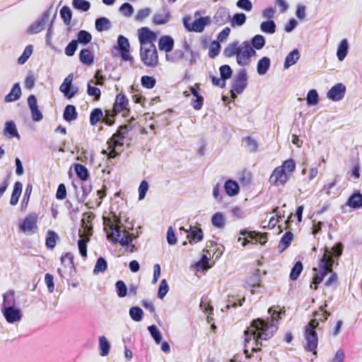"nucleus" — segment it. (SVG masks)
Masks as SVG:
<instances>
[{
  "instance_id": "nucleus-48",
  "label": "nucleus",
  "mask_w": 362,
  "mask_h": 362,
  "mask_svg": "<svg viewBox=\"0 0 362 362\" xmlns=\"http://www.w3.org/2000/svg\"><path fill=\"white\" fill-rule=\"evenodd\" d=\"M151 337L153 338L156 344H160L162 339V335L160 331L158 329L156 325H151L148 327Z\"/></svg>"
},
{
  "instance_id": "nucleus-3",
  "label": "nucleus",
  "mask_w": 362,
  "mask_h": 362,
  "mask_svg": "<svg viewBox=\"0 0 362 362\" xmlns=\"http://www.w3.org/2000/svg\"><path fill=\"white\" fill-rule=\"evenodd\" d=\"M137 34L141 62L148 67L156 66L158 64V53L156 47L157 34L148 27L138 29Z\"/></svg>"
},
{
  "instance_id": "nucleus-42",
  "label": "nucleus",
  "mask_w": 362,
  "mask_h": 362,
  "mask_svg": "<svg viewBox=\"0 0 362 362\" xmlns=\"http://www.w3.org/2000/svg\"><path fill=\"white\" fill-rule=\"evenodd\" d=\"M92 40V35L88 31L81 30L77 33V40L78 43L81 44H88Z\"/></svg>"
},
{
  "instance_id": "nucleus-55",
  "label": "nucleus",
  "mask_w": 362,
  "mask_h": 362,
  "mask_svg": "<svg viewBox=\"0 0 362 362\" xmlns=\"http://www.w3.org/2000/svg\"><path fill=\"white\" fill-rule=\"evenodd\" d=\"M211 267V265L209 264V258L206 255H203L199 262L196 264L197 270L199 271L200 269H208Z\"/></svg>"
},
{
  "instance_id": "nucleus-45",
  "label": "nucleus",
  "mask_w": 362,
  "mask_h": 362,
  "mask_svg": "<svg viewBox=\"0 0 362 362\" xmlns=\"http://www.w3.org/2000/svg\"><path fill=\"white\" fill-rule=\"evenodd\" d=\"M72 4L76 9L82 11H87L90 7V3L86 0H73Z\"/></svg>"
},
{
  "instance_id": "nucleus-19",
  "label": "nucleus",
  "mask_w": 362,
  "mask_h": 362,
  "mask_svg": "<svg viewBox=\"0 0 362 362\" xmlns=\"http://www.w3.org/2000/svg\"><path fill=\"white\" fill-rule=\"evenodd\" d=\"M4 134L9 139L16 138L20 139V134H18L16 124L13 121L6 122L4 129Z\"/></svg>"
},
{
  "instance_id": "nucleus-17",
  "label": "nucleus",
  "mask_w": 362,
  "mask_h": 362,
  "mask_svg": "<svg viewBox=\"0 0 362 362\" xmlns=\"http://www.w3.org/2000/svg\"><path fill=\"white\" fill-rule=\"evenodd\" d=\"M49 16V11H46L42 18L31 25L29 28V32L32 34H36L44 30L45 24L47 23Z\"/></svg>"
},
{
  "instance_id": "nucleus-56",
  "label": "nucleus",
  "mask_w": 362,
  "mask_h": 362,
  "mask_svg": "<svg viewBox=\"0 0 362 362\" xmlns=\"http://www.w3.org/2000/svg\"><path fill=\"white\" fill-rule=\"evenodd\" d=\"M117 293L119 298H124L127 295V288L122 281H118L116 283Z\"/></svg>"
},
{
  "instance_id": "nucleus-13",
  "label": "nucleus",
  "mask_w": 362,
  "mask_h": 362,
  "mask_svg": "<svg viewBox=\"0 0 362 362\" xmlns=\"http://www.w3.org/2000/svg\"><path fill=\"white\" fill-rule=\"evenodd\" d=\"M117 48L121 58L124 62H129L131 64L134 62V58L130 54V44L127 37L119 35L117 38Z\"/></svg>"
},
{
  "instance_id": "nucleus-22",
  "label": "nucleus",
  "mask_w": 362,
  "mask_h": 362,
  "mask_svg": "<svg viewBox=\"0 0 362 362\" xmlns=\"http://www.w3.org/2000/svg\"><path fill=\"white\" fill-rule=\"evenodd\" d=\"M170 14L168 11L163 10L162 12L157 13L153 16V23L155 25L165 24L170 21Z\"/></svg>"
},
{
  "instance_id": "nucleus-24",
  "label": "nucleus",
  "mask_w": 362,
  "mask_h": 362,
  "mask_svg": "<svg viewBox=\"0 0 362 362\" xmlns=\"http://www.w3.org/2000/svg\"><path fill=\"white\" fill-rule=\"evenodd\" d=\"M224 187L226 192L228 196H235L239 192V185L233 180H230L226 181Z\"/></svg>"
},
{
  "instance_id": "nucleus-15",
  "label": "nucleus",
  "mask_w": 362,
  "mask_h": 362,
  "mask_svg": "<svg viewBox=\"0 0 362 362\" xmlns=\"http://www.w3.org/2000/svg\"><path fill=\"white\" fill-rule=\"evenodd\" d=\"M247 73L245 70L240 71L234 77L230 90H243L247 86Z\"/></svg>"
},
{
  "instance_id": "nucleus-20",
  "label": "nucleus",
  "mask_w": 362,
  "mask_h": 362,
  "mask_svg": "<svg viewBox=\"0 0 362 362\" xmlns=\"http://www.w3.org/2000/svg\"><path fill=\"white\" fill-rule=\"evenodd\" d=\"M187 238L191 245L197 243L203 239V233L201 228L191 227L187 235Z\"/></svg>"
},
{
  "instance_id": "nucleus-12",
  "label": "nucleus",
  "mask_w": 362,
  "mask_h": 362,
  "mask_svg": "<svg viewBox=\"0 0 362 362\" xmlns=\"http://www.w3.org/2000/svg\"><path fill=\"white\" fill-rule=\"evenodd\" d=\"M158 45L159 50L165 53V58L168 61L174 62L176 60L175 57L169 54V53L173 51L175 45V41L171 36H161L158 40Z\"/></svg>"
},
{
  "instance_id": "nucleus-14",
  "label": "nucleus",
  "mask_w": 362,
  "mask_h": 362,
  "mask_svg": "<svg viewBox=\"0 0 362 362\" xmlns=\"http://www.w3.org/2000/svg\"><path fill=\"white\" fill-rule=\"evenodd\" d=\"M37 216L35 214L28 215L22 221L20 228L27 235H32L37 230Z\"/></svg>"
},
{
  "instance_id": "nucleus-9",
  "label": "nucleus",
  "mask_w": 362,
  "mask_h": 362,
  "mask_svg": "<svg viewBox=\"0 0 362 362\" xmlns=\"http://www.w3.org/2000/svg\"><path fill=\"white\" fill-rule=\"evenodd\" d=\"M211 23L209 16L200 17L194 21L189 16H185L183 18V24L186 30L189 32L202 33L206 25Z\"/></svg>"
},
{
  "instance_id": "nucleus-23",
  "label": "nucleus",
  "mask_w": 362,
  "mask_h": 362,
  "mask_svg": "<svg viewBox=\"0 0 362 362\" xmlns=\"http://www.w3.org/2000/svg\"><path fill=\"white\" fill-rule=\"evenodd\" d=\"M89 236L87 234L83 233L80 235V239L78 240L80 254L84 257L87 256V243L89 241Z\"/></svg>"
},
{
  "instance_id": "nucleus-46",
  "label": "nucleus",
  "mask_w": 362,
  "mask_h": 362,
  "mask_svg": "<svg viewBox=\"0 0 362 362\" xmlns=\"http://www.w3.org/2000/svg\"><path fill=\"white\" fill-rule=\"evenodd\" d=\"M33 46L31 45L26 46L23 54L18 58V63L19 64H23L24 63H25V62L31 56V54L33 53Z\"/></svg>"
},
{
  "instance_id": "nucleus-62",
  "label": "nucleus",
  "mask_w": 362,
  "mask_h": 362,
  "mask_svg": "<svg viewBox=\"0 0 362 362\" xmlns=\"http://www.w3.org/2000/svg\"><path fill=\"white\" fill-rule=\"evenodd\" d=\"M57 234L54 232H49L46 239V245L47 247L53 249L56 245Z\"/></svg>"
},
{
  "instance_id": "nucleus-41",
  "label": "nucleus",
  "mask_w": 362,
  "mask_h": 362,
  "mask_svg": "<svg viewBox=\"0 0 362 362\" xmlns=\"http://www.w3.org/2000/svg\"><path fill=\"white\" fill-rule=\"evenodd\" d=\"M61 17L63 19L64 23L69 25L71 23L72 18V13L71 9L67 6H64L60 11Z\"/></svg>"
},
{
  "instance_id": "nucleus-64",
  "label": "nucleus",
  "mask_w": 362,
  "mask_h": 362,
  "mask_svg": "<svg viewBox=\"0 0 362 362\" xmlns=\"http://www.w3.org/2000/svg\"><path fill=\"white\" fill-rule=\"evenodd\" d=\"M308 105H315L318 102L317 92H308L306 98Z\"/></svg>"
},
{
  "instance_id": "nucleus-59",
  "label": "nucleus",
  "mask_w": 362,
  "mask_h": 362,
  "mask_svg": "<svg viewBox=\"0 0 362 362\" xmlns=\"http://www.w3.org/2000/svg\"><path fill=\"white\" fill-rule=\"evenodd\" d=\"M78 46V41L73 40L65 48V54L69 57L74 54Z\"/></svg>"
},
{
  "instance_id": "nucleus-38",
  "label": "nucleus",
  "mask_w": 362,
  "mask_h": 362,
  "mask_svg": "<svg viewBox=\"0 0 362 362\" xmlns=\"http://www.w3.org/2000/svg\"><path fill=\"white\" fill-rule=\"evenodd\" d=\"M191 105L195 110H200L203 105L204 98L199 92H192Z\"/></svg>"
},
{
  "instance_id": "nucleus-18",
  "label": "nucleus",
  "mask_w": 362,
  "mask_h": 362,
  "mask_svg": "<svg viewBox=\"0 0 362 362\" xmlns=\"http://www.w3.org/2000/svg\"><path fill=\"white\" fill-rule=\"evenodd\" d=\"M230 20L229 11L225 8H219L214 16V23L218 25H223Z\"/></svg>"
},
{
  "instance_id": "nucleus-44",
  "label": "nucleus",
  "mask_w": 362,
  "mask_h": 362,
  "mask_svg": "<svg viewBox=\"0 0 362 362\" xmlns=\"http://www.w3.org/2000/svg\"><path fill=\"white\" fill-rule=\"evenodd\" d=\"M143 310L139 307H132L129 310L131 318L136 322H140L143 317Z\"/></svg>"
},
{
  "instance_id": "nucleus-50",
  "label": "nucleus",
  "mask_w": 362,
  "mask_h": 362,
  "mask_svg": "<svg viewBox=\"0 0 362 362\" xmlns=\"http://www.w3.org/2000/svg\"><path fill=\"white\" fill-rule=\"evenodd\" d=\"M264 45L265 40L261 35H255L252 40V48L254 47L257 49H260L264 46Z\"/></svg>"
},
{
  "instance_id": "nucleus-31",
  "label": "nucleus",
  "mask_w": 362,
  "mask_h": 362,
  "mask_svg": "<svg viewBox=\"0 0 362 362\" xmlns=\"http://www.w3.org/2000/svg\"><path fill=\"white\" fill-rule=\"evenodd\" d=\"M79 59L83 64L90 65L93 62L94 57L89 49H83L80 52Z\"/></svg>"
},
{
  "instance_id": "nucleus-49",
  "label": "nucleus",
  "mask_w": 362,
  "mask_h": 362,
  "mask_svg": "<svg viewBox=\"0 0 362 362\" xmlns=\"http://www.w3.org/2000/svg\"><path fill=\"white\" fill-rule=\"evenodd\" d=\"M103 112L99 108L94 109L90 116V122L92 125H95L102 118Z\"/></svg>"
},
{
  "instance_id": "nucleus-1",
  "label": "nucleus",
  "mask_w": 362,
  "mask_h": 362,
  "mask_svg": "<svg viewBox=\"0 0 362 362\" xmlns=\"http://www.w3.org/2000/svg\"><path fill=\"white\" fill-rule=\"evenodd\" d=\"M342 244L338 243L331 250H329L328 248L325 249L324 254L320 261L318 268H313V271L316 273L313 277V282L310 284L311 288L316 290L317 288V285L322 281L324 277L329 273H332V274L325 282V286H332L337 281V276L335 273H332V255H334L336 257L341 256L342 253Z\"/></svg>"
},
{
  "instance_id": "nucleus-61",
  "label": "nucleus",
  "mask_w": 362,
  "mask_h": 362,
  "mask_svg": "<svg viewBox=\"0 0 362 362\" xmlns=\"http://www.w3.org/2000/svg\"><path fill=\"white\" fill-rule=\"evenodd\" d=\"M73 81V75L69 74L65 78L64 82L59 87V90H71V86Z\"/></svg>"
},
{
  "instance_id": "nucleus-47",
  "label": "nucleus",
  "mask_w": 362,
  "mask_h": 362,
  "mask_svg": "<svg viewBox=\"0 0 362 362\" xmlns=\"http://www.w3.org/2000/svg\"><path fill=\"white\" fill-rule=\"evenodd\" d=\"M293 239V234L291 232L286 233L281 239L279 243V247H281V250L287 248Z\"/></svg>"
},
{
  "instance_id": "nucleus-58",
  "label": "nucleus",
  "mask_w": 362,
  "mask_h": 362,
  "mask_svg": "<svg viewBox=\"0 0 362 362\" xmlns=\"http://www.w3.org/2000/svg\"><path fill=\"white\" fill-rule=\"evenodd\" d=\"M221 77L226 81V79L230 78L232 74V70L228 65H223L220 67Z\"/></svg>"
},
{
  "instance_id": "nucleus-53",
  "label": "nucleus",
  "mask_w": 362,
  "mask_h": 362,
  "mask_svg": "<svg viewBox=\"0 0 362 362\" xmlns=\"http://www.w3.org/2000/svg\"><path fill=\"white\" fill-rule=\"evenodd\" d=\"M168 291H169V286L167 283V281L165 279H163L160 281V284L159 286L158 297L160 299H163L166 296Z\"/></svg>"
},
{
  "instance_id": "nucleus-40",
  "label": "nucleus",
  "mask_w": 362,
  "mask_h": 362,
  "mask_svg": "<svg viewBox=\"0 0 362 362\" xmlns=\"http://www.w3.org/2000/svg\"><path fill=\"white\" fill-rule=\"evenodd\" d=\"M260 28L264 33L273 34L276 31V24L273 21H264L261 23Z\"/></svg>"
},
{
  "instance_id": "nucleus-2",
  "label": "nucleus",
  "mask_w": 362,
  "mask_h": 362,
  "mask_svg": "<svg viewBox=\"0 0 362 362\" xmlns=\"http://www.w3.org/2000/svg\"><path fill=\"white\" fill-rule=\"evenodd\" d=\"M103 225L108 241L126 247V250L130 252L135 251V245L132 242L136 237L121 224L119 218L115 215L111 217L104 216Z\"/></svg>"
},
{
  "instance_id": "nucleus-36",
  "label": "nucleus",
  "mask_w": 362,
  "mask_h": 362,
  "mask_svg": "<svg viewBox=\"0 0 362 362\" xmlns=\"http://www.w3.org/2000/svg\"><path fill=\"white\" fill-rule=\"evenodd\" d=\"M299 57L300 56L298 49H294L292 52H291L286 57L284 67L288 68L291 66L296 64V62L298 60Z\"/></svg>"
},
{
  "instance_id": "nucleus-37",
  "label": "nucleus",
  "mask_w": 362,
  "mask_h": 362,
  "mask_svg": "<svg viewBox=\"0 0 362 362\" xmlns=\"http://www.w3.org/2000/svg\"><path fill=\"white\" fill-rule=\"evenodd\" d=\"M95 28L98 31L102 32L110 28V21L105 17H101L95 21Z\"/></svg>"
},
{
  "instance_id": "nucleus-26",
  "label": "nucleus",
  "mask_w": 362,
  "mask_h": 362,
  "mask_svg": "<svg viewBox=\"0 0 362 362\" xmlns=\"http://www.w3.org/2000/svg\"><path fill=\"white\" fill-rule=\"evenodd\" d=\"M99 350L101 356H106L110 353V344L105 336L99 337Z\"/></svg>"
},
{
  "instance_id": "nucleus-52",
  "label": "nucleus",
  "mask_w": 362,
  "mask_h": 362,
  "mask_svg": "<svg viewBox=\"0 0 362 362\" xmlns=\"http://www.w3.org/2000/svg\"><path fill=\"white\" fill-rule=\"evenodd\" d=\"M143 87L147 89L153 88L156 84V80L152 76H144L141 79Z\"/></svg>"
},
{
  "instance_id": "nucleus-16",
  "label": "nucleus",
  "mask_w": 362,
  "mask_h": 362,
  "mask_svg": "<svg viewBox=\"0 0 362 362\" xmlns=\"http://www.w3.org/2000/svg\"><path fill=\"white\" fill-rule=\"evenodd\" d=\"M128 129L129 126L127 124L120 126L117 132L113 134L111 138V141L114 147H122L123 139L124 138L125 134L128 132Z\"/></svg>"
},
{
  "instance_id": "nucleus-4",
  "label": "nucleus",
  "mask_w": 362,
  "mask_h": 362,
  "mask_svg": "<svg viewBox=\"0 0 362 362\" xmlns=\"http://www.w3.org/2000/svg\"><path fill=\"white\" fill-rule=\"evenodd\" d=\"M268 312L271 315L270 321L266 322L258 318L255 320L250 327L245 331L247 341L249 340V337H252L257 345L259 339L266 340L276 332L281 313L272 308H269Z\"/></svg>"
},
{
  "instance_id": "nucleus-39",
  "label": "nucleus",
  "mask_w": 362,
  "mask_h": 362,
  "mask_svg": "<svg viewBox=\"0 0 362 362\" xmlns=\"http://www.w3.org/2000/svg\"><path fill=\"white\" fill-rule=\"evenodd\" d=\"M230 21L232 27L240 26L245 23L246 16L243 13H238L234 14Z\"/></svg>"
},
{
  "instance_id": "nucleus-10",
  "label": "nucleus",
  "mask_w": 362,
  "mask_h": 362,
  "mask_svg": "<svg viewBox=\"0 0 362 362\" xmlns=\"http://www.w3.org/2000/svg\"><path fill=\"white\" fill-rule=\"evenodd\" d=\"M255 54L252 47L247 42H244L238 49L236 56L237 63L240 66H246L250 63L251 57Z\"/></svg>"
},
{
  "instance_id": "nucleus-30",
  "label": "nucleus",
  "mask_w": 362,
  "mask_h": 362,
  "mask_svg": "<svg viewBox=\"0 0 362 362\" xmlns=\"http://www.w3.org/2000/svg\"><path fill=\"white\" fill-rule=\"evenodd\" d=\"M346 204L351 208H361L362 206V194L360 193L354 194L350 197Z\"/></svg>"
},
{
  "instance_id": "nucleus-51",
  "label": "nucleus",
  "mask_w": 362,
  "mask_h": 362,
  "mask_svg": "<svg viewBox=\"0 0 362 362\" xmlns=\"http://www.w3.org/2000/svg\"><path fill=\"white\" fill-rule=\"evenodd\" d=\"M107 269V262L103 257H99L95 265L93 273L97 274L100 272H103Z\"/></svg>"
},
{
  "instance_id": "nucleus-27",
  "label": "nucleus",
  "mask_w": 362,
  "mask_h": 362,
  "mask_svg": "<svg viewBox=\"0 0 362 362\" xmlns=\"http://www.w3.org/2000/svg\"><path fill=\"white\" fill-rule=\"evenodd\" d=\"M22 192V184L20 182H16L14 184L11 197L10 199V204L13 206L17 204L19 197Z\"/></svg>"
},
{
  "instance_id": "nucleus-54",
  "label": "nucleus",
  "mask_w": 362,
  "mask_h": 362,
  "mask_svg": "<svg viewBox=\"0 0 362 362\" xmlns=\"http://www.w3.org/2000/svg\"><path fill=\"white\" fill-rule=\"evenodd\" d=\"M303 270V265L301 262H298L295 264L293 269H291V274H290V278L292 280H296L298 279L299 275L300 274L301 272Z\"/></svg>"
},
{
  "instance_id": "nucleus-32",
  "label": "nucleus",
  "mask_w": 362,
  "mask_h": 362,
  "mask_svg": "<svg viewBox=\"0 0 362 362\" xmlns=\"http://www.w3.org/2000/svg\"><path fill=\"white\" fill-rule=\"evenodd\" d=\"M270 66V59L269 57H264L259 60L257 66V73L263 75L267 73Z\"/></svg>"
},
{
  "instance_id": "nucleus-21",
  "label": "nucleus",
  "mask_w": 362,
  "mask_h": 362,
  "mask_svg": "<svg viewBox=\"0 0 362 362\" xmlns=\"http://www.w3.org/2000/svg\"><path fill=\"white\" fill-rule=\"evenodd\" d=\"M94 216L91 213H85L83 215L81 220V227L83 228V233L87 234L88 235H91L93 230L91 221L93 219Z\"/></svg>"
},
{
  "instance_id": "nucleus-6",
  "label": "nucleus",
  "mask_w": 362,
  "mask_h": 362,
  "mask_svg": "<svg viewBox=\"0 0 362 362\" xmlns=\"http://www.w3.org/2000/svg\"><path fill=\"white\" fill-rule=\"evenodd\" d=\"M2 314L6 322L10 324L18 322L21 320L23 313L21 308L14 305L15 300L11 293L3 296Z\"/></svg>"
},
{
  "instance_id": "nucleus-63",
  "label": "nucleus",
  "mask_w": 362,
  "mask_h": 362,
  "mask_svg": "<svg viewBox=\"0 0 362 362\" xmlns=\"http://www.w3.org/2000/svg\"><path fill=\"white\" fill-rule=\"evenodd\" d=\"M119 11L125 16H130L134 12L132 6L129 3H124L123 4H122L119 7Z\"/></svg>"
},
{
  "instance_id": "nucleus-28",
  "label": "nucleus",
  "mask_w": 362,
  "mask_h": 362,
  "mask_svg": "<svg viewBox=\"0 0 362 362\" xmlns=\"http://www.w3.org/2000/svg\"><path fill=\"white\" fill-rule=\"evenodd\" d=\"M243 145L250 152H255L257 150L259 144L258 141L251 136L245 137L243 140Z\"/></svg>"
},
{
  "instance_id": "nucleus-34",
  "label": "nucleus",
  "mask_w": 362,
  "mask_h": 362,
  "mask_svg": "<svg viewBox=\"0 0 362 362\" xmlns=\"http://www.w3.org/2000/svg\"><path fill=\"white\" fill-rule=\"evenodd\" d=\"M64 119L66 121L70 122L75 120L77 118V112L74 105H68L64 111Z\"/></svg>"
},
{
  "instance_id": "nucleus-35",
  "label": "nucleus",
  "mask_w": 362,
  "mask_h": 362,
  "mask_svg": "<svg viewBox=\"0 0 362 362\" xmlns=\"http://www.w3.org/2000/svg\"><path fill=\"white\" fill-rule=\"evenodd\" d=\"M211 223L216 228H223L226 223L224 215L221 212L215 213L211 218Z\"/></svg>"
},
{
  "instance_id": "nucleus-11",
  "label": "nucleus",
  "mask_w": 362,
  "mask_h": 362,
  "mask_svg": "<svg viewBox=\"0 0 362 362\" xmlns=\"http://www.w3.org/2000/svg\"><path fill=\"white\" fill-rule=\"evenodd\" d=\"M240 234L242 235H247V237L243 239L241 237H239L238 240V241L243 240L242 245L243 247H245L250 243L249 239L254 240L255 243H259L261 245H264L267 241V233L262 234L255 231L242 230H240Z\"/></svg>"
},
{
  "instance_id": "nucleus-57",
  "label": "nucleus",
  "mask_w": 362,
  "mask_h": 362,
  "mask_svg": "<svg viewBox=\"0 0 362 362\" xmlns=\"http://www.w3.org/2000/svg\"><path fill=\"white\" fill-rule=\"evenodd\" d=\"M245 300V298L243 299H236L234 296H229L228 300V304L226 307V310H228L230 307L235 308L238 305H242V302Z\"/></svg>"
},
{
  "instance_id": "nucleus-60",
  "label": "nucleus",
  "mask_w": 362,
  "mask_h": 362,
  "mask_svg": "<svg viewBox=\"0 0 362 362\" xmlns=\"http://www.w3.org/2000/svg\"><path fill=\"white\" fill-rule=\"evenodd\" d=\"M148 189V184L146 181L143 180L139 187V199L142 200L144 199Z\"/></svg>"
},
{
  "instance_id": "nucleus-7",
  "label": "nucleus",
  "mask_w": 362,
  "mask_h": 362,
  "mask_svg": "<svg viewBox=\"0 0 362 362\" xmlns=\"http://www.w3.org/2000/svg\"><path fill=\"white\" fill-rule=\"evenodd\" d=\"M128 104L129 101L127 97L122 93H119L116 97L112 110H106L103 122L108 125H112L114 122L113 117L118 113L123 112V116H125L129 111Z\"/></svg>"
},
{
  "instance_id": "nucleus-29",
  "label": "nucleus",
  "mask_w": 362,
  "mask_h": 362,
  "mask_svg": "<svg viewBox=\"0 0 362 362\" xmlns=\"http://www.w3.org/2000/svg\"><path fill=\"white\" fill-rule=\"evenodd\" d=\"M325 307H327L326 303L324 305H321L319 310L314 313L315 318L312 320L317 321V327L319 326L320 322L326 321L328 317L330 315L329 313L324 310Z\"/></svg>"
},
{
  "instance_id": "nucleus-33",
  "label": "nucleus",
  "mask_w": 362,
  "mask_h": 362,
  "mask_svg": "<svg viewBox=\"0 0 362 362\" xmlns=\"http://www.w3.org/2000/svg\"><path fill=\"white\" fill-rule=\"evenodd\" d=\"M348 52V42L346 39H343L337 48V55L339 61H342L346 57Z\"/></svg>"
},
{
  "instance_id": "nucleus-25",
  "label": "nucleus",
  "mask_w": 362,
  "mask_h": 362,
  "mask_svg": "<svg viewBox=\"0 0 362 362\" xmlns=\"http://www.w3.org/2000/svg\"><path fill=\"white\" fill-rule=\"evenodd\" d=\"M240 45L238 41L228 44L223 50V54L226 57L237 56Z\"/></svg>"
},
{
  "instance_id": "nucleus-5",
  "label": "nucleus",
  "mask_w": 362,
  "mask_h": 362,
  "mask_svg": "<svg viewBox=\"0 0 362 362\" xmlns=\"http://www.w3.org/2000/svg\"><path fill=\"white\" fill-rule=\"evenodd\" d=\"M295 169V161L293 159H288L274 170L269 177V182L274 186H284Z\"/></svg>"
},
{
  "instance_id": "nucleus-43",
  "label": "nucleus",
  "mask_w": 362,
  "mask_h": 362,
  "mask_svg": "<svg viewBox=\"0 0 362 362\" xmlns=\"http://www.w3.org/2000/svg\"><path fill=\"white\" fill-rule=\"evenodd\" d=\"M75 172L81 180H86L89 176L87 168L81 165V164H76L74 166Z\"/></svg>"
},
{
  "instance_id": "nucleus-8",
  "label": "nucleus",
  "mask_w": 362,
  "mask_h": 362,
  "mask_svg": "<svg viewBox=\"0 0 362 362\" xmlns=\"http://www.w3.org/2000/svg\"><path fill=\"white\" fill-rule=\"evenodd\" d=\"M317 327V323L315 320L310 322L305 328V349L313 352L314 355L317 354L316 348L318 344V339L315 329Z\"/></svg>"
}]
</instances>
